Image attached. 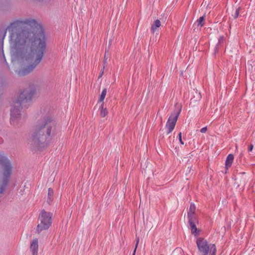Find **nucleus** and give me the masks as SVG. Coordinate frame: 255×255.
Masks as SVG:
<instances>
[{
	"mask_svg": "<svg viewBox=\"0 0 255 255\" xmlns=\"http://www.w3.org/2000/svg\"><path fill=\"white\" fill-rule=\"evenodd\" d=\"M10 34L12 49L17 52L27 54L26 58L30 60L31 64L18 72L19 76L32 71L41 62L46 48L43 29L34 19L17 20L7 27Z\"/></svg>",
	"mask_w": 255,
	"mask_h": 255,
	"instance_id": "obj_1",
	"label": "nucleus"
},
{
	"mask_svg": "<svg viewBox=\"0 0 255 255\" xmlns=\"http://www.w3.org/2000/svg\"><path fill=\"white\" fill-rule=\"evenodd\" d=\"M56 125L55 122L50 118L41 120L36 125L34 131L31 136L33 144L39 146L40 142L49 137L51 132L55 131Z\"/></svg>",
	"mask_w": 255,
	"mask_h": 255,
	"instance_id": "obj_2",
	"label": "nucleus"
},
{
	"mask_svg": "<svg viewBox=\"0 0 255 255\" xmlns=\"http://www.w3.org/2000/svg\"><path fill=\"white\" fill-rule=\"evenodd\" d=\"M0 194L3 193L11 173L10 161L0 153Z\"/></svg>",
	"mask_w": 255,
	"mask_h": 255,
	"instance_id": "obj_3",
	"label": "nucleus"
},
{
	"mask_svg": "<svg viewBox=\"0 0 255 255\" xmlns=\"http://www.w3.org/2000/svg\"><path fill=\"white\" fill-rule=\"evenodd\" d=\"M196 244L200 255H216L217 250L215 244H209L202 238L197 239Z\"/></svg>",
	"mask_w": 255,
	"mask_h": 255,
	"instance_id": "obj_4",
	"label": "nucleus"
},
{
	"mask_svg": "<svg viewBox=\"0 0 255 255\" xmlns=\"http://www.w3.org/2000/svg\"><path fill=\"white\" fill-rule=\"evenodd\" d=\"M52 214L44 210L41 211L38 218L39 223L38 224L36 231L40 233L41 231L47 230L51 226Z\"/></svg>",
	"mask_w": 255,
	"mask_h": 255,
	"instance_id": "obj_5",
	"label": "nucleus"
},
{
	"mask_svg": "<svg viewBox=\"0 0 255 255\" xmlns=\"http://www.w3.org/2000/svg\"><path fill=\"white\" fill-rule=\"evenodd\" d=\"M30 98V96H26L25 92H22L19 96V99H18L14 105L13 108L11 111L10 122L12 124H14V121L19 117V109L21 104H23L25 101Z\"/></svg>",
	"mask_w": 255,
	"mask_h": 255,
	"instance_id": "obj_6",
	"label": "nucleus"
},
{
	"mask_svg": "<svg viewBox=\"0 0 255 255\" xmlns=\"http://www.w3.org/2000/svg\"><path fill=\"white\" fill-rule=\"evenodd\" d=\"M180 112H177L172 114L169 117L166 124V129L167 131V134L170 133L174 129L176 123L177 122Z\"/></svg>",
	"mask_w": 255,
	"mask_h": 255,
	"instance_id": "obj_7",
	"label": "nucleus"
},
{
	"mask_svg": "<svg viewBox=\"0 0 255 255\" xmlns=\"http://www.w3.org/2000/svg\"><path fill=\"white\" fill-rule=\"evenodd\" d=\"M196 211V206L194 204L191 203L190 204L189 211L188 212L187 216L188 218V220H195L196 219L194 214Z\"/></svg>",
	"mask_w": 255,
	"mask_h": 255,
	"instance_id": "obj_8",
	"label": "nucleus"
},
{
	"mask_svg": "<svg viewBox=\"0 0 255 255\" xmlns=\"http://www.w3.org/2000/svg\"><path fill=\"white\" fill-rule=\"evenodd\" d=\"M188 222L190 224L192 234H194L195 236L197 235L199 233V231L196 226V223H197V220H188Z\"/></svg>",
	"mask_w": 255,
	"mask_h": 255,
	"instance_id": "obj_9",
	"label": "nucleus"
},
{
	"mask_svg": "<svg viewBox=\"0 0 255 255\" xmlns=\"http://www.w3.org/2000/svg\"><path fill=\"white\" fill-rule=\"evenodd\" d=\"M38 248V240L37 239H33L30 245V250L33 255H37Z\"/></svg>",
	"mask_w": 255,
	"mask_h": 255,
	"instance_id": "obj_10",
	"label": "nucleus"
},
{
	"mask_svg": "<svg viewBox=\"0 0 255 255\" xmlns=\"http://www.w3.org/2000/svg\"><path fill=\"white\" fill-rule=\"evenodd\" d=\"M234 159V156L233 154H229L226 158V162H225V168H226V173L227 172L228 169L229 168H230L233 162Z\"/></svg>",
	"mask_w": 255,
	"mask_h": 255,
	"instance_id": "obj_11",
	"label": "nucleus"
},
{
	"mask_svg": "<svg viewBox=\"0 0 255 255\" xmlns=\"http://www.w3.org/2000/svg\"><path fill=\"white\" fill-rule=\"evenodd\" d=\"M53 193H54V192H53V189L49 188L48 190L47 197L45 199L46 202L49 205L51 204V203H52V202L53 201V199H54Z\"/></svg>",
	"mask_w": 255,
	"mask_h": 255,
	"instance_id": "obj_12",
	"label": "nucleus"
},
{
	"mask_svg": "<svg viewBox=\"0 0 255 255\" xmlns=\"http://www.w3.org/2000/svg\"><path fill=\"white\" fill-rule=\"evenodd\" d=\"M160 25H161V24H160V20L158 19H156L154 21V23L151 26V32H152V33L155 32L157 31V28L160 27Z\"/></svg>",
	"mask_w": 255,
	"mask_h": 255,
	"instance_id": "obj_13",
	"label": "nucleus"
},
{
	"mask_svg": "<svg viewBox=\"0 0 255 255\" xmlns=\"http://www.w3.org/2000/svg\"><path fill=\"white\" fill-rule=\"evenodd\" d=\"M108 113V110L106 108H104V103L101 104L100 106V116L102 117H105L107 115Z\"/></svg>",
	"mask_w": 255,
	"mask_h": 255,
	"instance_id": "obj_14",
	"label": "nucleus"
},
{
	"mask_svg": "<svg viewBox=\"0 0 255 255\" xmlns=\"http://www.w3.org/2000/svg\"><path fill=\"white\" fill-rule=\"evenodd\" d=\"M107 94V90L106 89H104L103 90L101 94L100 95V98L99 99V102L104 103V100L105 98L106 95Z\"/></svg>",
	"mask_w": 255,
	"mask_h": 255,
	"instance_id": "obj_15",
	"label": "nucleus"
},
{
	"mask_svg": "<svg viewBox=\"0 0 255 255\" xmlns=\"http://www.w3.org/2000/svg\"><path fill=\"white\" fill-rule=\"evenodd\" d=\"M204 16L200 17L197 21L196 23L198 26H200V27H202L204 25Z\"/></svg>",
	"mask_w": 255,
	"mask_h": 255,
	"instance_id": "obj_16",
	"label": "nucleus"
},
{
	"mask_svg": "<svg viewBox=\"0 0 255 255\" xmlns=\"http://www.w3.org/2000/svg\"><path fill=\"white\" fill-rule=\"evenodd\" d=\"M178 136H179V139L180 143L181 144H184V142L182 140V133L181 132L179 133Z\"/></svg>",
	"mask_w": 255,
	"mask_h": 255,
	"instance_id": "obj_17",
	"label": "nucleus"
},
{
	"mask_svg": "<svg viewBox=\"0 0 255 255\" xmlns=\"http://www.w3.org/2000/svg\"><path fill=\"white\" fill-rule=\"evenodd\" d=\"M138 243H139V239L137 238L136 239V245H135V249L133 251V254L132 255H135V252H136V248L137 247V246H138Z\"/></svg>",
	"mask_w": 255,
	"mask_h": 255,
	"instance_id": "obj_18",
	"label": "nucleus"
},
{
	"mask_svg": "<svg viewBox=\"0 0 255 255\" xmlns=\"http://www.w3.org/2000/svg\"><path fill=\"white\" fill-rule=\"evenodd\" d=\"M239 14V9L238 8L236 9V12H235V14L234 15V18H237L238 17Z\"/></svg>",
	"mask_w": 255,
	"mask_h": 255,
	"instance_id": "obj_19",
	"label": "nucleus"
},
{
	"mask_svg": "<svg viewBox=\"0 0 255 255\" xmlns=\"http://www.w3.org/2000/svg\"><path fill=\"white\" fill-rule=\"evenodd\" d=\"M207 128L206 127H204L200 129V131L202 133H205L207 131Z\"/></svg>",
	"mask_w": 255,
	"mask_h": 255,
	"instance_id": "obj_20",
	"label": "nucleus"
},
{
	"mask_svg": "<svg viewBox=\"0 0 255 255\" xmlns=\"http://www.w3.org/2000/svg\"><path fill=\"white\" fill-rule=\"evenodd\" d=\"M253 147H254L253 145L251 144V145L249 146V148H248V150H249V151H252V150H253Z\"/></svg>",
	"mask_w": 255,
	"mask_h": 255,
	"instance_id": "obj_21",
	"label": "nucleus"
},
{
	"mask_svg": "<svg viewBox=\"0 0 255 255\" xmlns=\"http://www.w3.org/2000/svg\"><path fill=\"white\" fill-rule=\"evenodd\" d=\"M104 58H105V61H106L107 60V58H108L106 57V54L105 55Z\"/></svg>",
	"mask_w": 255,
	"mask_h": 255,
	"instance_id": "obj_22",
	"label": "nucleus"
}]
</instances>
